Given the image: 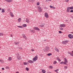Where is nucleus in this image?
<instances>
[{
  "mask_svg": "<svg viewBox=\"0 0 73 73\" xmlns=\"http://www.w3.org/2000/svg\"><path fill=\"white\" fill-rule=\"evenodd\" d=\"M11 37H13V36H12V35H11Z\"/></svg>",
  "mask_w": 73,
  "mask_h": 73,
  "instance_id": "54",
  "label": "nucleus"
},
{
  "mask_svg": "<svg viewBox=\"0 0 73 73\" xmlns=\"http://www.w3.org/2000/svg\"><path fill=\"white\" fill-rule=\"evenodd\" d=\"M30 1L32 3H33L35 1V0H30Z\"/></svg>",
  "mask_w": 73,
  "mask_h": 73,
  "instance_id": "28",
  "label": "nucleus"
},
{
  "mask_svg": "<svg viewBox=\"0 0 73 73\" xmlns=\"http://www.w3.org/2000/svg\"><path fill=\"white\" fill-rule=\"evenodd\" d=\"M65 62H63V64H65Z\"/></svg>",
  "mask_w": 73,
  "mask_h": 73,
  "instance_id": "57",
  "label": "nucleus"
},
{
  "mask_svg": "<svg viewBox=\"0 0 73 73\" xmlns=\"http://www.w3.org/2000/svg\"><path fill=\"white\" fill-rule=\"evenodd\" d=\"M18 28H23V26H18Z\"/></svg>",
  "mask_w": 73,
  "mask_h": 73,
  "instance_id": "29",
  "label": "nucleus"
},
{
  "mask_svg": "<svg viewBox=\"0 0 73 73\" xmlns=\"http://www.w3.org/2000/svg\"><path fill=\"white\" fill-rule=\"evenodd\" d=\"M70 55H71V56H73V54L72 53H71Z\"/></svg>",
  "mask_w": 73,
  "mask_h": 73,
  "instance_id": "48",
  "label": "nucleus"
},
{
  "mask_svg": "<svg viewBox=\"0 0 73 73\" xmlns=\"http://www.w3.org/2000/svg\"><path fill=\"white\" fill-rule=\"evenodd\" d=\"M10 14L11 17H13L14 16V15H13V13H12L10 12Z\"/></svg>",
  "mask_w": 73,
  "mask_h": 73,
  "instance_id": "16",
  "label": "nucleus"
},
{
  "mask_svg": "<svg viewBox=\"0 0 73 73\" xmlns=\"http://www.w3.org/2000/svg\"><path fill=\"white\" fill-rule=\"evenodd\" d=\"M59 29L61 31H63V30H64V29L62 27L59 28Z\"/></svg>",
  "mask_w": 73,
  "mask_h": 73,
  "instance_id": "24",
  "label": "nucleus"
},
{
  "mask_svg": "<svg viewBox=\"0 0 73 73\" xmlns=\"http://www.w3.org/2000/svg\"><path fill=\"white\" fill-rule=\"evenodd\" d=\"M14 43L15 44V45H17V42H14Z\"/></svg>",
  "mask_w": 73,
  "mask_h": 73,
  "instance_id": "38",
  "label": "nucleus"
},
{
  "mask_svg": "<svg viewBox=\"0 0 73 73\" xmlns=\"http://www.w3.org/2000/svg\"><path fill=\"white\" fill-rule=\"evenodd\" d=\"M6 69H9V67L6 66Z\"/></svg>",
  "mask_w": 73,
  "mask_h": 73,
  "instance_id": "39",
  "label": "nucleus"
},
{
  "mask_svg": "<svg viewBox=\"0 0 73 73\" xmlns=\"http://www.w3.org/2000/svg\"><path fill=\"white\" fill-rule=\"evenodd\" d=\"M17 58H18V60H19V59H20V57L19 58L18 57H17Z\"/></svg>",
  "mask_w": 73,
  "mask_h": 73,
  "instance_id": "56",
  "label": "nucleus"
},
{
  "mask_svg": "<svg viewBox=\"0 0 73 73\" xmlns=\"http://www.w3.org/2000/svg\"><path fill=\"white\" fill-rule=\"evenodd\" d=\"M57 60H58V61H60V62H61V59H60V58H59L58 57Z\"/></svg>",
  "mask_w": 73,
  "mask_h": 73,
  "instance_id": "21",
  "label": "nucleus"
},
{
  "mask_svg": "<svg viewBox=\"0 0 73 73\" xmlns=\"http://www.w3.org/2000/svg\"><path fill=\"white\" fill-rule=\"evenodd\" d=\"M64 68L65 69H67L68 68V67H67V66H64Z\"/></svg>",
  "mask_w": 73,
  "mask_h": 73,
  "instance_id": "44",
  "label": "nucleus"
},
{
  "mask_svg": "<svg viewBox=\"0 0 73 73\" xmlns=\"http://www.w3.org/2000/svg\"><path fill=\"white\" fill-rule=\"evenodd\" d=\"M21 18H19L18 19V22H19V23H20V21H21Z\"/></svg>",
  "mask_w": 73,
  "mask_h": 73,
  "instance_id": "18",
  "label": "nucleus"
},
{
  "mask_svg": "<svg viewBox=\"0 0 73 73\" xmlns=\"http://www.w3.org/2000/svg\"><path fill=\"white\" fill-rule=\"evenodd\" d=\"M34 29L35 30H37V31H40V29L38 28L37 27H35L34 28Z\"/></svg>",
  "mask_w": 73,
  "mask_h": 73,
  "instance_id": "9",
  "label": "nucleus"
},
{
  "mask_svg": "<svg viewBox=\"0 0 73 73\" xmlns=\"http://www.w3.org/2000/svg\"><path fill=\"white\" fill-rule=\"evenodd\" d=\"M37 58H38V57L36 56H35L33 59V61H36V60H37Z\"/></svg>",
  "mask_w": 73,
  "mask_h": 73,
  "instance_id": "4",
  "label": "nucleus"
},
{
  "mask_svg": "<svg viewBox=\"0 0 73 73\" xmlns=\"http://www.w3.org/2000/svg\"><path fill=\"white\" fill-rule=\"evenodd\" d=\"M19 49H20L21 50H22V49H23V48H21V47H19Z\"/></svg>",
  "mask_w": 73,
  "mask_h": 73,
  "instance_id": "46",
  "label": "nucleus"
},
{
  "mask_svg": "<svg viewBox=\"0 0 73 73\" xmlns=\"http://www.w3.org/2000/svg\"><path fill=\"white\" fill-rule=\"evenodd\" d=\"M42 72L43 73H45V72H46V71H45V70H42Z\"/></svg>",
  "mask_w": 73,
  "mask_h": 73,
  "instance_id": "20",
  "label": "nucleus"
},
{
  "mask_svg": "<svg viewBox=\"0 0 73 73\" xmlns=\"http://www.w3.org/2000/svg\"><path fill=\"white\" fill-rule=\"evenodd\" d=\"M23 26L24 27H26L27 25L26 24H24L23 25Z\"/></svg>",
  "mask_w": 73,
  "mask_h": 73,
  "instance_id": "22",
  "label": "nucleus"
},
{
  "mask_svg": "<svg viewBox=\"0 0 73 73\" xmlns=\"http://www.w3.org/2000/svg\"><path fill=\"white\" fill-rule=\"evenodd\" d=\"M68 37L70 38H73V35L72 34H69L68 35Z\"/></svg>",
  "mask_w": 73,
  "mask_h": 73,
  "instance_id": "5",
  "label": "nucleus"
},
{
  "mask_svg": "<svg viewBox=\"0 0 73 73\" xmlns=\"http://www.w3.org/2000/svg\"><path fill=\"white\" fill-rule=\"evenodd\" d=\"M17 44H19V42H17Z\"/></svg>",
  "mask_w": 73,
  "mask_h": 73,
  "instance_id": "60",
  "label": "nucleus"
},
{
  "mask_svg": "<svg viewBox=\"0 0 73 73\" xmlns=\"http://www.w3.org/2000/svg\"><path fill=\"white\" fill-rule=\"evenodd\" d=\"M54 72H57V70H54Z\"/></svg>",
  "mask_w": 73,
  "mask_h": 73,
  "instance_id": "52",
  "label": "nucleus"
},
{
  "mask_svg": "<svg viewBox=\"0 0 73 73\" xmlns=\"http://www.w3.org/2000/svg\"><path fill=\"white\" fill-rule=\"evenodd\" d=\"M28 62H29V63H33V62H33L31 60H28Z\"/></svg>",
  "mask_w": 73,
  "mask_h": 73,
  "instance_id": "12",
  "label": "nucleus"
},
{
  "mask_svg": "<svg viewBox=\"0 0 73 73\" xmlns=\"http://www.w3.org/2000/svg\"><path fill=\"white\" fill-rule=\"evenodd\" d=\"M71 18H72V19H73V16L71 17Z\"/></svg>",
  "mask_w": 73,
  "mask_h": 73,
  "instance_id": "62",
  "label": "nucleus"
},
{
  "mask_svg": "<svg viewBox=\"0 0 73 73\" xmlns=\"http://www.w3.org/2000/svg\"><path fill=\"white\" fill-rule=\"evenodd\" d=\"M26 22L27 23H29V19H28V18H26Z\"/></svg>",
  "mask_w": 73,
  "mask_h": 73,
  "instance_id": "13",
  "label": "nucleus"
},
{
  "mask_svg": "<svg viewBox=\"0 0 73 73\" xmlns=\"http://www.w3.org/2000/svg\"><path fill=\"white\" fill-rule=\"evenodd\" d=\"M52 0H46V1H51Z\"/></svg>",
  "mask_w": 73,
  "mask_h": 73,
  "instance_id": "45",
  "label": "nucleus"
},
{
  "mask_svg": "<svg viewBox=\"0 0 73 73\" xmlns=\"http://www.w3.org/2000/svg\"><path fill=\"white\" fill-rule=\"evenodd\" d=\"M47 73H51V72H48Z\"/></svg>",
  "mask_w": 73,
  "mask_h": 73,
  "instance_id": "61",
  "label": "nucleus"
},
{
  "mask_svg": "<svg viewBox=\"0 0 73 73\" xmlns=\"http://www.w3.org/2000/svg\"><path fill=\"white\" fill-rule=\"evenodd\" d=\"M68 42H69L68 40H65L63 41L62 42V44H64V45H65V44H67V43H68Z\"/></svg>",
  "mask_w": 73,
  "mask_h": 73,
  "instance_id": "3",
  "label": "nucleus"
},
{
  "mask_svg": "<svg viewBox=\"0 0 73 73\" xmlns=\"http://www.w3.org/2000/svg\"><path fill=\"white\" fill-rule=\"evenodd\" d=\"M58 32L59 33H62V32H61V31H59Z\"/></svg>",
  "mask_w": 73,
  "mask_h": 73,
  "instance_id": "42",
  "label": "nucleus"
},
{
  "mask_svg": "<svg viewBox=\"0 0 73 73\" xmlns=\"http://www.w3.org/2000/svg\"><path fill=\"white\" fill-rule=\"evenodd\" d=\"M70 9H73V7H70Z\"/></svg>",
  "mask_w": 73,
  "mask_h": 73,
  "instance_id": "32",
  "label": "nucleus"
},
{
  "mask_svg": "<svg viewBox=\"0 0 73 73\" xmlns=\"http://www.w3.org/2000/svg\"><path fill=\"white\" fill-rule=\"evenodd\" d=\"M1 10V8H0V10Z\"/></svg>",
  "mask_w": 73,
  "mask_h": 73,
  "instance_id": "63",
  "label": "nucleus"
},
{
  "mask_svg": "<svg viewBox=\"0 0 73 73\" xmlns=\"http://www.w3.org/2000/svg\"><path fill=\"white\" fill-rule=\"evenodd\" d=\"M48 56H51L52 55V54L51 53H50L47 54Z\"/></svg>",
  "mask_w": 73,
  "mask_h": 73,
  "instance_id": "27",
  "label": "nucleus"
},
{
  "mask_svg": "<svg viewBox=\"0 0 73 73\" xmlns=\"http://www.w3.org/2000/svg\"><path fill=\"white\" fill-rule=\"evenodd\" d=\"M68 54H70V55L71 54H72V53L71 52H69V51L68 52Z\"/></svg>",
  "mask_w": 73,
  "mask_h": 73,
  "instance_id": "34",
  "label": "nucleus"
},
{
  "mask_svg": "<svg viewBox=\"0 0 73 73\" xmlns=\"http://www.w3.org/2000/svg\"><path fill=\"white\" fill-rule=\"evenodd\" d=\"M65 26V25L63 24H61L60 25V27H64Z\"/></svg>",
  "mask_w": 73,
  "mask_h": 73,
  "instance_id": "8",
  "label": "nucleus"
},
{
  "mask_svg": "<svg viewBox=\"0 0 73 73\" xmlns=\"http://www.w3.org/2000/svg\"><path fill=\"white\" fill-rule=\"evenodd\" d=\"M8 60H9L10 61L12 60V58L11 57H9Z\"/></svg>",
  "mask_w": 73,
  "mask_h": 73,
  "instance_id": "25",
  "label": "nucleus"
},
{
  "mask_svg": "<svg viewBox=\"0 0 73 73\" xmlns=\"http://www.w3.org/2000/svg\"><path fill=\"white\" fill-rule=\"evenodd\" d=\"M26 70L27 71H29V69L28 68L26 67Z\"/></svg>",
  "mask_w": 73,
  "mask_h": 73,
  "instance_id": "26",
  "label": "nucleus"
},
{
  "mask_svg": "<svg viewBox=\"0 0 73 73\" xmlns=\"http://www.w3.org/2000/svg\"><path fill=\"white\" fill-rule=\"evenodd\" d=\"M12 0H9L8 1V2H9V3L12 2Z\"/></svg>",
  "mask_w": 73,
  "mask_h": 73,
  "instance_id": "31",
  "label": "nucleus"
},
{
  "mask_svg": "<svg viewBox=\"0 0 73 73\" xmlns=\"http://www.w3.org/2000/svg\"><path fill=\"white\" fill-rule=\"evenodd\" d=\"M26 64L27 65H28V64H29V63L28 62H27Z\"/></svg>",
  "mask_w": 73,
  "mask_h": 73,
  "instance_id": "53",
  "label": "nucleus"
},
{
  "mask_svg": "<svg viewBox=\"0 0 73 73\" xmlns=\"http://www.w3.org/2000/svg\"><path fill=\"white\" fill-rule=\"evenodd\" d=\"M64 64H65V65H67V63H64Z\"/></svg>",
  "mask_w": 73,
  "mask_h": 73,
  "instance_id": "59",
  "label": "nucleus"
},
{
  "mask_svg": "<svg viewBox=\"0 0 73 73\" xmlns=\"http://www.w3.org/2000/svg\"><path fill=\"white\" fill-rule=\"evenodd\" d=\"M16 73H19V72H16Z\"/></svg>",
  "mask_w": 73,
  "mask_h": 73,
  "instance_id": "64",
  "label": "nucleus"
},
{
  "mask_svg": "<svg viewBox=\"0 0 73 73\" xmlns=\"http://www.w3.org/2000/svg\"><path fill=\"white\" fill-rule=\"evenodd\" d=\"M69 0H65V2H69Z\"/></svg>",
  "mask_w": 73,
  "mask_h": 73,
  "instance_id": "40",
  "label": "nucleus"
},
{
  "mask_svg": "<svg viewBox=\"0 0 73 73\" xmlns=\"http://www.w3.org/2000/svg\"><path fill=\"white\" fill-rule=\"evenodd\" d=\"M4 34L2 33H0V36H3V35Z\"/></svg>",
  "mask_w": 73,
  "mask_h": 73,
  "instance_id": "33",
  "label": "nucleus"
},
{
  "mask_svg": "<svg viewBox=\"0 0 73 73\" xmlns=\"http://www.w3.org/2000/svg\"><path fill=\"white\" fill-rule=\"evenodd\" d=\"M48 50H49V47L48 46H46L44 49V51H48Z\"/></svg>",
  "mask_w": 73,
  "mask_h": 73,
  "instance_id": "1",
  "label": "nucleus"
},
{
  "mask_svg": "<svg viewBox=\"0 0 73 73\" xmlns=\"http://www.w3.org/2000/svg\"><path fill=\"white\" fill-rule=\"evenodd\" d=\"M64 63V62H60V64H63Z\"/></svg>",
  "mask_w": 73,
  "mask_h": 73,
  "instance_id": "43",
  "label": "nucleus"
},
{
  "mask_svg": "<svg viewBox=\"0 0 73 73\" xmlns=\"http://www.w3.org/2000/svg\"><path fill=\"white\" fill-rule=\"evenodd\" d=\"M38 9L39 12H42V9L40 6H39L38 7Z\"/></svg>",
  "mask_w": 73,
  "mask_h": 73,
  "instance_id": "2",
  "label": "nucleus"
},
{
  "mask_svg": "<svg viewBox=\"0 0 73 73\" xmlns=\"http://www.w3.org/2000/svg\"><path fill=\"white\" fill-rule=\"evenodd\" d=\"M55 50L56 51H57V52H59V49H58L57 48L55 47L54 48Z\"/></svg>",
  "mask_w": 73,
  "mask_h": 73,
  "instance_id": "15",
  "label": "nucleus"
},
{
  "mask_svg": "<svg viewBox=\"0 0 73 73\" xmlns=\"http://www.w3.org/2000/svg\"><path fill=\"white\" fill-rule=\"evenodd\" d=\"M37 5H40V3L39 2H37Z\"/></svg>",
  "mask_w": 73,
  "mask_h": 73,
  "instance_id": "35",
  "label": "nucleus"
},
{
  "mask_svg": "<svg viewBox=\"0 0 73 73\" xmlns=\"http://www.w3.org/2000/svg\"><path fill=\"white\" fill-rule=\"evenodd\" d=\"M59 70L58 69H56V71H58Z\"/></svg>",
  "mask_w": 73,
  "mask_h": 73,
  "instance_id": "55",
  "label": "nucleus"
},
{
  "mask_svg": "<svg viewBox=\"0 0 73 73\" xmlns=\"http://www.w3.org/2000/svg\"><path fill=\"white\" fill-rule=\"evenodd\" d=\"M64 59L65 60H64V62H65L66 63H68V61H67V59H66V58H64Z\"/></svg>",
  "mask_w": 73,
  "mask_h": 73,
  "instance_id": "17",
  "label": "nucleus"
},
{
  "mask_svg": "<svg viewBox=\"0 0 73 73\" xmlns=\"http://www.w3.org/2000/svg\"><path fill=\"white\" fill-rule=\"evenodd\" d=\"M30 32H33V31H34V30H30Z\"/></svg>",
  "mask_w": 73,
  "mask_h": 73,
  "instance_id": "36",
  "label": "nucleus"
},
{
  "mask_svg": "<svg viewBox=\"0 0 73 73\" xmlns=\"http://www.w3.org/2000/svg\"><path fill=\"white\" fill-rule=\"evenodd\" d=\"M45 17H46V18H48V14L47 13H45Z\"/></svg>",
  "mask_w": 73,
  "mask_h": 73,
  "instance_id": "6",
  "label": "nucleus"
},
{
  "mask_svg": "<svg viewBox=\"0 0 73 73\" xmlns=\"http://www.w3.org/2000/svg\"><path fill=\"white\" fill-rule=\"evenodd\" d=\"M2 12L3 13H4L5 12V10L4 9H2Z\"/></svg>",
  "mask_w": 73,
  "mask_h": 73,
  "instance_id": "19",
  "label": "nucleus"
},
{
  "mask_svg": "<svg viewBox=\"0 0 73 73\" xmlns=\"http://www.w3.org/2000/svg\"><path fill=\"white\" fill-rule=\"evenodd\" d=\"M23 36L24 38L26 40H27V36H25V35L24 34H23L22 35Z\"/></svg>",
  "mask_w": 73,
  "mask_h": 73,
  "instance_id": "7",
  "label": "nucleus"
},
{
  "mask_svg": "<svg viewBox=\"0 0 73 73\" xmlns=\"http://www.w3.org/2000/svg\"><path fill=\"white\" fill-rule=\"evenodd\" d=\"M31 51H35V50L34 49H31Z\"/></svg>",
  "mask_w": 73,
  "mask_h": 73,
  "instance_id": "47",
  "label": "nucleus"
},
{
  "mask_svg": "<svg viewBox=\"0 0 73 73\" xmlns=\"http://www.w3.org/2000/svg\"><path fill=\"white\" fill-rule=\"evenodd\" d=\"M49 68H50V69H53V67L51 66H49Z\"/></svg>",
  "mask_w": 73,
  "mask_h": 73,
  "instance_id": "30",
  "label": "nucleus"
},
{
  "mask_svg": "<svg viewBox=\"0 0 73 73\" xmlns=\"http://www.w3.org/2000/svg\"><path fill=\"white\" fill-rule=\"evenodd\" d=\"M23 64L25 65H27V62H24L23 63Z\"/></svg>",
  "mask_w": 73,
  "mask_h": 73,
  "instance_id": "41",
  "label": "nucleus"
},
{
  "mask_svg": "<svg viewBox=\"0 0 73 73\" xmlns=\"http://www.w3.org/2000/svg\"><path fill=\"white\" fill-rule=\"evenodd\" d=\"M5 0V1H7V2H8L9 0Z\"/></svg>",
  "mask_w": 73,
  "mask_h": 73,
  "instance_id": "58",
  "label": "nucleus"
},
{
  "mask_svg": "<svg viewBox=\"0 0 73 73\" xmlns=\"http://www.w3.org/2000/svg\"><path fill=\"white\" fill-rule=\"evenodd\" d=\"M0 62H1V63H4V61H3V60H2V59H0Z\"/></svg>",
  "mask_w": 73,
  "mask_h": 73,
  "instance_id": "23",
  "label": "nucleus"
},
{
  "mask_svg": "<svg viewBox=\"0 0 73 73\" xmlns=\"http://www.w3.org/2000/svg\"><path fill=\"white\" fill-rule=\"evenodd\" d=\"M56 63H57V62H56V61H55L54 62L53 64H56Z\"/></svg>",
  "mask_w": 73,
  "mask_h": 73,
  "instance_id": "37",
  "label": "nucleus"
},
{
  "mask_svg": "<svg viewBox=\"0 0 73 73\" xmlns=\"http://www.w3.org/2000/svg\"><path fill=\"white\" fill-rule=\"evenodd\" d=\"M50 8H53V9H55L56 8L54 7V6H53L52 5L50 6Z\"/></svg>",
  "mask_w": 73,
  "mask_h": 73,
  "instance_id": "14",
  "label": "nucleus"
},
{
  "mask_svg": "<svg viewBox=\"0 0 73 73\" xmlns=\"http://www.w3.org/2000/svg\"><path fill=\"white\" fill-rule=\"evenodd\" d=\"M70 12H73V10H71L70 11Z\"/></svg>",
  "mask_w": 73,
  "mask_h": 73,
  "instance_id": "49",
  "label": "nucleus"
},
{
  "mask_svg": "<svg viewBox=\"0 0 73 73\" xmlns=\"http://www.w3.org/2000/svg\"><path fill=\"white\" fill-rule=\"evenodd\" d=\"M69 10H70V7H68L67 8V12H69Z\"/></svg>",
  "mask_w": 73,
  "mask_h": 73,
  "instance_id": "10",
  "label": "nucleus"
},
{
  "mask_svg": "<svg viewBox=\"0 0 73 73\" xmlns=\"http://www.w3.org/2000/svg\"><path fill=\"white\" fill-rule=\"evenodd\" d=\"M2 70H4V68H2Z\"/></svg>",
  "mask_w": 73,
  "mask_h": 73,
  "instance_id": "51",
  "label": "nucleus"
},
{
  "mask_svg": "<svg viewBox=\"0 0 73 73\" xmlns=\"http://www.w3.org/2000/svg\"><path fill=\"white\" fill-rule=\"evenodd\" d=\"M45 24L44 23H42L41 25H40V27H43Z\"/></svg>",
  "mask_w": 73,
  "mask_h": 73,
  "instance_id": "11",
  "label": "nucleus"
},
{
  "mask_svg": "<svg viewBox=\"0 0 73 73\" xmlns=\"http://www.w3.org/2000/svg\"><path fill=\"white\" fill-rule=\"evenodd\" d=\"M40 56H43V55H42V54H40Z\"/></svg>",
  "mask_w": 73,
  "mask_h": 73,
  "instance_id": "50",
  "label": "nucleus"
}]
</instances>
